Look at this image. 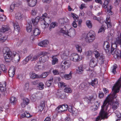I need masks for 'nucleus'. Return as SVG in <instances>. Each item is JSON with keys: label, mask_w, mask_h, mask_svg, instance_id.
Wrapping results in <instances>:
<instances>
[{"label": "nucleus", "mask_w": 121, "mask_h": 121, "mask_svg": "<svg viewBox=\"0 0 121 121\" xmlns=\"http://www.w3.org/2000/svg\"><path fill=\"white\" fill-rule=\"evenodd\" d=\"M25 113L26 114V117L28 118L32 116V115H30V113L28 112L27 111H26Z\"/></svg>", "instance_id": "64"}, {"label": "nucleus", "mask_w": 121, "mask_h": 121, "mask_svg": "<svg viewBox=\"0 0 121 121\" xmlns=\"http://www.w3.org/2000/svg\"><path fill=\"white\" fill-rule=\"evenodd\" d=\"M89 86V83L83 82L79 86V88L81 89H84L85 90H86L88 89Z\"/></svg>", "instance_id": "16"}, {"label": "nucleus", "mask_w": 121, "mask_h": 121, "mask_svg": "<svg viewBox=\"0 0 121 121\" xmlns=\"http://www.w3.org/2000/svg\"><path fill=\"white\" fill-rule=\"evenodd\" d=\"M3 52L6 62H9L12 60L13 62L14 61L15 63H16L19 61V55L15 52L13 51L12 53L9 48L5 47L4 48Z\"/></svg>", "instance_id": "2"}, {"label": "nucleus", "mask_w": 121, "mask_h": 121, "mask_svg": "<svg viewBox=\"0 0 121 121\" xmlns=\"http://www.w3.org/2000/svg\"><path fill=\"white\" fill-rule=\"evenodd\" d=\"M41 69V66L40 65H36L35 67V69L36 71H38Z\"/></svg>", "instance_id": "57"}, {"label": "nucleus", "mask_w": 121, "mask_h": 121, "mask_svg": "<svg viewBox=\"0 0 121 121\" xmlns=\"http://www.w3.org/2000/svg\"><path fill=\"white\" fill-rule=\"evenodd\" d=\"M13 26L15 29L19 31L20 28L18 23L17 22H15L14 23Z\"/></svg>", "instance_id": "37"}, {"label": "nucleus", "mask_w": 121, "mask_h": 121, "mask_svg": "<svg viewBox=\"0 0 121 121\" xmlns=\"http://www.w3.org/2000/svg\"><path fill=\"white\" fill-rule=\"evenodd\" d=\"M70 58L71 60L75 62H78L81 59L80 56L76 53L71 54L70 56Z\"/></svg>", "instance_id": "10"}, {"label": "nucleus", "mask_w": 121, "mask_h": 121, "mask_svg": "<svg viewBox=\"0 0 121 121\" xmlns=\"http://www.w3.org/2000/svg\"><path fill=\"white\" fill-rule=\"evenodd\" d=\"M53 80V79L52 78H51L46 82V84L49 87L51 86Z\"/></svg>", "instance_id": "48"}, {"label": "nucleus", "mask_w": 121, "mask_h": 121, "mask_svg": "<svg viewBox=\"0 0 121 121\" xmlns=\"http://www.w3.org/2000/svg\"><path fill=\"white\" fill-rule=\"evenodd\" d=\"M49 26L48 23H46L45 22H43L41 24V26L42 28L43 29H45L46 28L48 27Z\"/></svg>", "instance_id": "40"}, {"label": "nucleus", "mask_w": 121, "mask_h": 121, "mask_svg": "<svg viewBox=\"0 0 121 121\" xmlns=\"http://www.w3.org/2000/svg\"><path fill=\"white\" fill-rule=\"evenodd\" d=\"M27 2L28 5L30 7H33L36 5L37 0H26Z\"/></svg>", "instance_id": "15"}, {"label": "nucleus", "mask_w": 121, "mask_h": 121, "mask_svg": "<svg viewBox=\"0 0 121 121\" xmlns=\"http://www.w3.org/2000/svg\"><path fill=\"white\" fill-rule=\"evenodd\" d=\"M72 72L71 71L69 74H65L64 78L68 80L71 79L72 77Z\"/></svg>", "instance_id": "30"}, {"label": "nucleus", "mask_w": 121, "mask_h": 121, "mask_svg": "<svg viewBox=\"0 0 121 121\" xmlns=\"http://www.w3.org/2000/svg\"><path fill=\"white\" fill-rule=\"evenodd\" d=\"M110 1V0H105L103 5V7L104 9H107V12L108 14L112 15V12L111 11V9L112 7L110 5L109 6L108 5V4Z\"/></svg>", "instance_id": "7"}, {"label": "nucleus", "mask_w": 121, "mask_h": 121, "mask_svg": "<svg viewBox=\"0 0 121 121\" xmlns=\"http://www.w3.org/2000/svg\"><path fill=\"white\" fill-rule=\"evenodd\" d=\"M6 84L5 82L0 84V91L2 92L3 94L4 95H5L6 93Z\"/></svg>", "instance_id": "14"}, {"label": "nucleus", "mask_w": 121, "mask_h": 121, "mask_svg": "<svg viewBox=\"0 0 121 121\" xmlns=\"http://www.w3.org/2000/svg\"><path fill=\"white\" fill-rule=\"evenodd\" d=\"M30 77L32 79L40 78V76L39 75H37L35 73H31L30 74Z\"/></svg>", "instance_id": "26"}, {"label": "nucleus", "mask_w": 121, "mask_h": 121, "mask_svg": "<svg viewBox=\"0 0 121 121\" xmlns=\"http://www.w3.org/2000/svg\"><path fill=\"white\" fill-rule=\"evenodd\" d=\"M37 10L36 9H32L31 11V14L33 16H35L37 14Z\"/></svg>", "instance_id": "35"}, {"label": "nucleus", "mask_w": 121, "mask_h": 121, "mask_svg": "<svg viewBox=\"0 0 121 121\" xmlns=\"http://www.w3.org/2000/svg\"><path fill=\"white\" fill-rule=\"evenodd\" d=\"M28 58V57H27L25 59L23 60V64L25 65L28 62V61L30 60V58L29 57V58Z\"/></svg>", "instance_id": "52"}, {"label": "nucleus", "mask_w": 121, "mask_h": 121, "mask_svg": "<svg viewBox=\"0 0 121 121\" xmlns=\"http://www.w3.org/2000/svg\"><path fill=\"white\" fill-rule=\"evenodd\" d=\"M39 80H37L31 82V84L35 86L37 85L39 82Z\"/></svg>", "instance_id": "60"}, {"label": "nucleus", "mask_w": 121, "mask_h": 121, "mask_svg": "<svg viewBox=\"0 0 121 121\" xmlns=\"http://www.w3.org/2000/svg\"><path fill=\"white\" fill-rule=\"evenodd\" d=\"M41 33L40 30L38 28H34L33 31V34L34 36H38Z\"/></svg>", "instance_id": "18"}, {"label": "nucleus", "mask_w": 121, "mask_h": 121, "mask_svg": "<svg viewBox=\"0 0 121 121\" xmlns=\"http://www.w3.org/2000/svg\"><path fill=\"white\" fill-rule=\"evenodd\" d=\"M114 43L112 44L111 46V50L110 48L109 44L107 41H105L103 44V47L106 52L108 54L110 53L112 55H114L115 54L117 50L116 49L117 45H120L121 47V36L118 37L116 39V41Z\"/></svg>", "instance_id": "3"}, {"label": "nucleus", "mask_w": 121, "mask_h": 121, "mask_svg": "<svg viewBox=\"0 0 121 121\" xmlns=\"http://www.w3.org/2000/svg\"><path fill=\"white\" fill-rule=\"evenodd\" d=\"M98 83V81L96 78L95 79L93 80H92L91 82L89 83V85H91L93 87H95V85Z\"/></svg>", "instance_id": "29"}, {"label": "nucleus", "mask_w": 121, "mask_h": 121, "mask_svg": "<svg viewBox=\"0 0 121 121\" xmlns=\"http://www.w3.org/2000/svg\"><path fill=\"white\" fill-rule=\"evenodd\" d=\"M98 62V61L97 59L94 58H92L90 61L89 65L90 67L92 68V69H90V68L88 70L92 71L94 67L97 65Z\"/></svg>", "instance_id": "9"}, {"label": "nucleus", "mask_w": 121, "mask_h": 121, "mask_svg": "<svg viewBox=\"0 0 121 121\" xmlns=\"http://www.w3.org/2000/svg\"><path fill=\"white\" fill-rule=\"evenodd\" d=\"M58 85L59 87L63 88L66 85L62 82H61L58 83Z\"/></svg>", "instance_id": "38"}, {"label": "nucleus", "mask_w": 121, "mask_h": 121, "mask_svg": "<svg viewBox=\"0 0 121 121\" xmlns=\"http://www.w3.org/2000/svg\"><path fill=\"white\" fill-rule=\"evenodd\" d=\"M65 28H61L60 31V32L70 37H73L75 35V30L73 28H71L68 30H65Z\"/></svg>", "instance_id": "6"}, {"label": "nucleus", "mask_w": 121, "mask_h": 121, "mask_svg": "<svg viewBox=\"0 0 121 121\" xmlns=\"http://www.w3.org/2000/svg\"><path fill=\"white\" fill-rule=\"evenodd\" d=\"M105 22L107 25L108 28H110L111 27L112 25L110 22V17L108 16L106 18Z\"/></svg>", "instance_id": "21"}, {"label": "nucleus", "mask_w": 121, "mask_h": 121, "mask_svg": "<svg viewBox=\"0 0 121 121\" xmlns=\"http://www.w3.org/2000/svg\"><path fill=\"white\" fill-rule=\"evenodd\" d=\"M57 23L56 22H52L50 25V26L49 27V30L50 31L52 28H54L55 26H56Z\"/></svg>", "instance_id": "41"}, {"label": "nucleus", "mask_w": 121, "mask_h": 121, "mask_svg": "<svg viewBox=\"0 0 121 121\" xmlns=\"http://www.w3.org/2000/svg\"><path fill=\"white\" fill-rule=\"evenodd\" d=\"M105 30V28L104 26H102L99 29V31L98 32V33L104 32V30Z\"/></svg>", "instance_id": "53"}, {"label": "nucleus", "mask_w": 121, "mask_h": 121, "mask_svg": "<svg viewBox=\"0 0 121 121\" xmlns=\"http://www.w3.org/2000/svg\"><path fill=\"white\" fill-rule=\"evenodd\" d=\"M68 106L66 104L59 106L56 108L58 112H60L65 111L68 109Z\"/></svg>", "instance_id": "12"}, {"label": "nucleus", "mask_w": 121, "mask_h": 121, "mask_svg": "<svg viewBox=\"0 0 121 121\" xmlns=\"http://www.w3.org/2000/svg\"><path fill=\"white\" fill-rule=\"evenodd\" d=\"M119 91V90L118 89L117 91L115 90L113 93H111L108 95L101 106V109L99 113V116L96 118L95 121H98L100 120V117L101 119L108 118V114L106 111L107 109L109 104L112 106V108L113 109H115L118 108L119 103L117 102H114L113 99L117 97L116 94Z\"/></svg>", "instance_id": "1"}, {"label": "nucleus", "mask_w": 121, "mask_h": 121, "mask_svg": "<svg viewBox=\"0 0 121 121\" xmlns=\"http://www.w3.org/2000/svg\"><path fill=\"white\" fill-rule=\"evenodd\" d=\"M48 43V41L47 40H44L40 42L38 44L39 46L42 47H46Z\"/></svg>", "instance_id": "19"}, {"label": "nucleus", "mask_w": 121, "mask_h": 121, "mask_svg": "<svg viewBox=\"0 0 121 121\" xmlns=\"http://www.w3.org/2000/svg\"><path fill=\"white\" fill-rule=\"evenodd\" d=\"M9 75L11 77H13L15 74V68L13 66H11L9 68Z\"/></svg>", "instance_id": "17"}, {"label": "nucleus", "mask_w": 121, "mask_h": 121, "mask_svg": "<svg viewBox=\"0 0 121 121\" xmlns=\"http://www.w3.org/2000/svg\"><path fill=\"white\" fill-rule=\"evenodd\" d=\"M104 94L102 92H100L99 94V97L100 98H103L104 96Z\"/></svg>", "instance_id": "61"}, {"label": "nucleus", "mask_w": 121, "mask_h": 121, "mask_svg": "<svg viewBox=\"0 0 121 121\" xmlns=\"http://www.w3.org/2000/svg\"><path fill=\"white\" fill-rule=\"evenodd\" d=\"M29 87V83H25V86L24 87V89L26 91H28Z\"/></svg>", "instance_id": "54"}, {"label": "nucleus", "mask_w": 121, "mask_h": 121, "mask_svg": "<svg viewBox=\"0 0 121 121\" xmlns=\"http://www.w3.org/2000/svg\"><path fill=\"white\" fill-rule=\"evenodd\" d=\"M22 15L20 12L17 13L15 14V17L16 19L19 20H21L22 19Z\"/></svg>", "instance_id": "24"}, {"label": "nucleus", "mask_w": 121, "mask_h": 121, "mask_svg": "<svg viewBox=\"0 0 121 121\" xmlns=\"http://www.w3.org/2000/svg\"><path fill=\"white\" fill-rule=\"evenodd\" d=\"M0 66L2 70L3 71L5 72L7 69L6 68L5 65L3 64H1Z\"/></svg>", "instance_id": "51"}, {"label": "nucleus", "mask_w": 121, "mask_h": 121, "mask_svg": "<svg viewBox=\"0 0 121 121\" xmlns=\"http://www.w3.org/2000/svg\"><path fill=\"white\" fill-rule=\"evenodd\" d=\"M96 34L95 32L91 30L87 34L84 33L82 35V37L87 43H90L93 41L95 38Z\"/></svg>", "instance_id": "4"}, {"label": "nucleus", "mask_w": 121, "mask_h": 121, "mask_svg": "<svg viewBox=\"0 0 121 121\" xmlns=\"http://www.w3.org/2000/svg\"><path fill=\"white\" fill-rule=\"evenodd\" d=\"M76 49L77 50L78 52H82V49L81 47L78 45H76L75 46Z\"/></svg>", "instance_id": "46"}, {"label": "nucleus", "mask_w": 121, "mask_h": 121, "mask_svg": "<svg viewBox=\"0 0 121 121\" xmlns=\"http://www.w3.org/2000/svg\"><path fill=\"white\" fill-rule=\"evenodd\" d=\"M83 71V66L81 65L78 67L77 69V72L78 74H80L82 73Z\"/></svg>", "instance_id": "28"}, {"label": "nucleus", "mask_w": 121, "mask_h": 121, "mask_svg": "<svg viewBox=\"0 0 121 121\" xmlns=\"http://www.w3.org/2000/svg\"><path fill=\"white\" fill-rule=\"evenodd\" d=\"M71 65V63L68 60L63 61L61 63V66L63 69H67Z\"/></svg>", "instance_id": "11"}, {"label": "nucleus", "mask_w": 121, "mask_h": 121, "mask_svg": "<svg viewBox=\"0 0 121 121\" xmlns=\"http://www.w3.org/2000/svg\"><path fill=\"white\" fill-rule=\"evenodd\" d=\"M48 72H45L43 73L41 75H40V78H46L48 74Z\"/></svg>", "instance_id": "44"}, {"label": "nucleus", "mask_w": 121, "mask_h": 121, "mask_svg": "<svg viewBox=\"0 0 121 121\" xmlns=\"http://www.w3.org/2000/svg\"><path fill=\"white\" fill-rule=\"evenodd\" d=\"M44 87V85L43 83L40 82L39 84L38 87L39 90H42L43 89Z\"/></svg>", "instance_id": "50"}, {"label": "nucleus", "mask_w": 121, "mask_h": 121, "mask_svg": "<svg viewBox=\"0 0 121 121\" xmlns=\"http://www.w3.org/2000/svg\"><path fill=\"white\" fill-rule=\"evenodd\" d=\"M60 80L61 79L60 77H57L55 78V82H56V83H59V82H60Z\"/></svg>", "instance_id": "63"}, {"label": "nucleus", "mask_w": 121, "mask_h": 121, "mask_svg": "<svg viewBox=\"0 0 121 121\" xmlns=\"http://www.w3.org/2000/svg\"><path fill=\"white\" fill-rule=\"evenodd\" d=\"M52 63L53 65H55L57 63L58 61V59H57V56H54L52 57Z\"/></svg>", "instance_id": "27"}, {"label": "nucleus", "mask_w": 121, "mask_h": 121, "mask_svg": "<svg viewBox=\"0 0 121 121\" xmlns=\"http://www.w3.org/2000/svg\"><path fill=\"white\" fill-rule=\"evenodd\" d=\"M65 92L67 93H70L72 92L71 89L69 87H66L64 89Z\"/></svg>", "instance_id": "39"}, {"label": "nucleus", "mask_w": 121, "mask_h": 121, "mask_svg": "<svg viewBox=\"0 0 121 121\" xmlns=\"http://www.w3.org/2000/svg\"><path fill=\"white\" fill-rule=\"evenodd\" d=\"M9 29V27L8 26L5 25H2L1 28V30L3 32L8 31Z\"/></svg>", "instance_id": "33"}, {"label": "nucleus", "mask_w": 121, "mask_h": 121, "mask_svg": "<svg viewBox=\"0 0 121 121\" xmlns=\"http://www.w3.org/2000/svg\"><path fill=\"white\" fill-rule=\"evenodd\" d=\"M6 19V16L3 14H1L0 15V20L1 21H4Z\"/></svg>", "instance_id": "43"}, {"label": "nucleus", "mask_w": 121, "mask_h": 121, "mask_svg": "<svg viewBox=\"0 0 121 121\" xmlns=\"http://www.w3.org/2000/svg\"><path fill=\"white\" fill-rule=\"evenodd\" d=\"M17 99L15 97L12 96L11 97L10 99V102L11 103L13 104H15L17 103Z\"/></svg>", "instance_id": "31"}, {"label": "nucleus", "mask_w": 121, "mask_h": 121, "mask_svg": "<svg viewBox=\"0 0 121 121\" xmlns=\"http://www.w3.org/2000/svg\"><path fill=\"white\" fill-rule=\"evenodd\" d=\"M69 54V52L68 50H66L64 52H62L59 53V54L61 56L62 59L65 60L68 58Z\"/></svg>", "instance_id": "13"}, {"label": "nucleus", "mask_w": 121, "mask_h": 121, "mask_svg": "<svg viewBox=\"0 0 121 121\" xmlns=\"http://www.w3.org/2000/svg\"><path fill=\"white\" fill-rule=\"evenodd\" d=\"M77 21V20H75L73 21V23L72 24V26L74 28H76L77 27V25L76 22Z\"/></svg>", "instance_id": "56"}, {"label": "nucleus", "mask_w": 121, "mask_h": 121, "mask_svg": "<svg viewBox=\"0 0 121 121\" xmlns=\"http://www.w3.org/2000/svg\"><path fill=\"white\" fill-rule=\"evenodd\" d=\"M14 4H15L13 3L10 6V11L11 12H13L14 10L15 7Z\"/></svg>", "instance_id": "58"}, {"label": "nucleus", "mask_w": 121, "mask_h": 121, "mask_svg": "<svg viewBox=\"0 0 121 121\" xmlns=\"http://www.w3.org/2000/svg\"><path fill=\"white\" fill-rule=\"evenodd\" d=\"M71 16L73 17V19L74 20H77V21H78V16L75 14H74L73 13H72L71 14Z\"/></svg>", "instance_id": "49"}, {"label": "nucleus", "mask_w": 121, "mask_h": 121, "mask_svg": "<svg viewBox=\"0 0 121 121\" xmlns=\"http://www.w3.org/2000/svg\"><path fill=\"white\" fill-rule=\"evenodd\" d=\"M32 25L31 24L28 23L27 25L26 29L27 31L29 33H30L32 30Z\"/></svg>", "instance_id": "25"}, {"label": "nucleus", "mask_w": 121, "mask_h": 121, "mask_svg": "<svg viewBox=\"0 0 121 121\" xmlns=\"http://www.w3.org/2000/svg\"><path fill=\"white\" fill-rule=\"evenodd\" d=\"M52 72L54 75H58L59 74V72L58 70L56 69H53L52 71Z\"/></svg>", "instance_id": "55"}, {"label": "nucleus", "mask_w": 121, "mask_h": 121, "mask_svg": "<svg viewBox=\"0 0 121 121\" xmlns=\"http://www.w3.org/2000/svg\"><path fill=\"white\" fill-rule=\"evenodd\" d=\"M115 113L118 118L116 121H121V115L120 113L118 111H116Z\"/></svg>", "instance_id": "34"}, {"label": "nucleus", "mask_w": 121, "mask_h": 121, "mask_svg": "<svg viewBox=\"0 0 121 121\" xmlns=\"http://www.w3.org/2000/svg\"><path fill=\"white\" fill-rule=\"evenodd\" d=\"M25 100V101H25V102H24V103L26 104V105H27L29 103V99L27 98H25L23 99V100Z\"/></svg>", "instance_id": "62"}, {"label": "nucleus", "mask_w": 121, "mask_h": 121, "mask_svg": "<svg viewBox=\"0 0 121 121\" xmlns=\"http://www.w3.org/2000/svg\"><path fill=\"white\" fill-rule=\"evenodd\" d=\"M40 20L41 21L43 20L44 22L48 23H50L51 21V19L49 17H47V13H45L41 17L38 16H37L35 19H32V21L33 25H36L38 23V22Z\"/></svg>", "instance_id": "5"}, {"label": "nucleus", "mask_w": 121, "mask_h": 121, "mask_svg": "<svg viewBox=\"0 0 121 121\" xmlns=\"http://www.w3.org/2000/svg\"><path fill=\"white\" fill-rule=\"evenodd\" d=\"M116 68L117 67L116 65H113V66L112 69V72L114 74L116 73Z\"/></svg>", "instance_id": "59"}, {"label": "nucleus", "mask_w": 121, "mask_h": 121, "mask_svg": "<svg viewBox=\"0 0 121 121\" xmlns=\"http://www.w3.org/2000/svg\"><path fill=\"white\" fill-rule=\"evenodd\" d=\"M47 52L45 51H42L39 52L40 56L42 55L39 58V61L41 63H44L48 59L49 57L47 55Z\"/></svg>", "instance_id": "8"}, {"label": "nucleus", "mask_w": 121, "mask_h": 121, "mask_svg": "<svg viewBox=\"0 0 121 121\" xmlns=\"http://www.w3.org/2000/svg\"><path fill=\"white\" fill-rule=\"evenodd\" d=\"M27 57L28 58H30V60H31V61L36 60L38 58V56L36 55H33L32 54H30Z\"/></svg>", "instance_id": "23"}, {"label": "nucleus", "mask_w": 121, "mask_h": 121, "mask_svg": "<svg viewBox=\"0 0 121 121\" xmlns=\"http://www.w3.org/2000/svg\"><path fill=\"white\" fill-rule=\"evenodd\" d=\"M93 53L95 55V56L96 58H98L100 56L99 52L97 51V50L95 49L94 50Z\"/></svg>", "instance_id": "36"}, {"label": "nucleus", "mask_w": 121, "mask_h": 121, "mask_svg": "<svg viewBox=\"0 0 121 121\" xmlns=\"http://www.w3.org/2000/svg\"><path fill=\"white\" fill-rule=\"evenodd\" d=\"M93 51L92 50H89L85 53L86 55L87 56H90L93 54Z\"/></svg>", "instance_id": "45"}, {"label": "nucleus", "mask_w": 121, "mask_h": 121, "mask_svg": "<svg viewBox=\"0 0 121 121\" xmlns=\"http://www.w3.org/2000/svg\"><path fill=\"white\" fill-rule=\"evenodd\" d=\"M68 110L69 112L72 113L73 115H75L76 114L77 110L74 108H72V106H70L68 108Z\"/></svg>", "instance_id": "20"}, {"label": "nucleus", "mask_w": 121, "mask_h": 121, "mask_svg": "<svg viewBox=\"0 0 121 121\" xmlns=\"http://www.w3.org/2000/svg\"><path fill=\"white\" fill-rule=\"evenodd\" d=\"M86 25L89 28H91L92 26V25L91 21L90 20H87L86 22Z\"/></svg>", "instance_id": "42"}, {"label": "nucleus", "mask_w": 121, "mask_h": 121, "mask_svg": "<svg viewBox=\"0 0 121 121\" xmlns=\"http://www.w3.org/2000/svg\"><path fill=\"white\" fill-rule=\"evenodd\" d=\"M114 55V56H116V58H121V51L118 50H117L115 53V54Z\"/></svg>", "instance_id": "32"}, {"label": "nucleus", "mask_w": 121, "mask_h": 121, "mask_svg": "<svg viewBox=\"0 0 121 121\" xmlns=\"http://www.w3.org/2000/svg\"><path fill=\"white\" fill-rule=\"evenodd\" d=\"M76 49L77 50L78 52H82V49L81 47L78 45H76L75 46Z\"/></svg>", "instance_id": "47"}, {"label": "nucleus", "mask_w": 121, "mask_h": 121, "mask_svg": "<svg viewBox=\"0 0 121 121\" xmlns=\"http://www.w3.org/2000/svg\"><path fill=\"white\" fill-rule=\"evenodd\" d=\"M45 106V104L44 102H41L40 105L37 108L38 111H42L43 109Z\"/></svg>", "instance_id": "22"}]
</instances>
